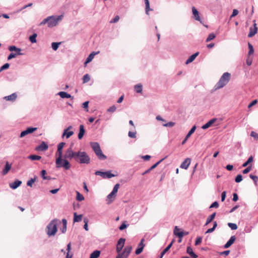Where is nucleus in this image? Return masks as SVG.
<instances>
[{"mask_svg":"<svg viewBox=\"0 0 258 258\" xmlns=\"http://www.w3.org/2000/svg\"><path fill=\"white\" fill-rule=\"evenodd\" d=\"M199 52H197L195 53V54L191 55L186 61L185 63L188 64L189 63L191 62L194 60V59L196 58V57L199 55Z\"/></svg>","mask_w":258,"mask_h":258,"instance_id":"a878e982","label":"nucleus"},{"mask_svg":"<svg viewBox=\"0 0 258 258\" xmlns=\"http://www.w3.org/2000/svg\"><path fill=\"white\" fill-rule=\"evenodd\" d=\"M77 154V152H74L73 151V150L72 148H69L67 151L66 152V153L64 154V158H68V159H72L74 158V159H76V156Z\"/></svg>","mask_w":258,"mask_h":258,"instance_id":"9b49d317","label":"nucleus"},{"mask_svg":"<svg viewBox=\"0 0 258 258\" xmlns=\"http://www.w3.org/2000/svg\"><path fill=\"white\" fill-rule=\"evenodd\" d=\"M174 124H175L174 122L170 121L165 124H164L163 126H166V127H172L174 125Z\"/></svg>","mask_w":258,"mask_h":258,"instance_id":"6e6d98bb","label":"nucleus"},{"mask_svg":"<svg viewBox=\"0 0 258 258\" xmlns=\"http://www.w3.org/2000/svg\"><path fill=\"white\" fill-rule=\"evenodd\" d=\"M134 89L137 93H141L142 91V85L140 84L136 85Z\"/></svg>","mask_w":258,"mask_h":258,"instance_id":"f704fd0d","label":"nucleus"},{"mask_svg":"<svg viewBox=\"0 0 258 258\" xmlns=\"http://www.w3.org/2000/svg\"><path fill=\"white\" fill-rule=\"evenodd\" d=\"M186 251L187 253H188L192 257H198V255L193 252L192 248L190 246L187 247Z\"/></svg>","mask_w":258,"mask_h":258,"instance_id":"bb28decb","label":"nucleus"},{"mask_svg":"<svg viewBox=\"0 0 258 258\" xmlns=\"http://www.w3.org/2000/svg\"><path fill=\"white\" fill-rule=\"evenodd\" d=\"M62 223L63 225V227L61 229L62 233H64L67 231V221L65 219H63L62 220Z\"/></svg>","mask_w":258,"mask_h":258,"instance_id":"72a5a7b5","label":"nucleus"},{"mask_svg":"<svg viewBox=\"0 0 258 258\" xmlns=\"http://www.w3.org/2000/svg\"><path fill=\"white\" fill-rule=\"evenodd\" d=\"M12 166L7 161L6 163L4 168L3 170L2 174L3 175H6L9 171L10 170Z\"/></svg>","mask_w":258,"mask_h":258,"instance_id":"412c9836","label":"nucleus"},{"mask_svg":"<svg viewBox=\"0 0 258 258\" xmlns=\"http://www.w3.org/2000/svg\"><path fill=\"white\" fill-rule=\"evenodd\" d=\"M116 107L115 105H112L107 109V111L110 112H113L116 110Z\"/></svg>","mask_w":258,"mask_h":258,"instance_id":"bf43d9fd","label":"nucleus"},{"mask_svg":"<svg viewBox=\"0 0 258 258\" xmlns=\"http://www.w3.org/2000/svg\"><path fill=\"white\" fill-rule=\"evenodd\" d=\"M115 197L116 195L112 192H111V193L107 196V200H108V203L110 204L112 203L114 200Z\"/></svg>","mask_w":258,"mask_h":258,"instance_id":"c756f323","label":"nucleus"},{"mask_svg":"<svg viewBox=\"0 0 258 258\" xmlns=\"http://www.w3.org/2000/svg\"><path fill=\"white\" fill-rule=\"evenodd\" d=\"M252 169V165L250 164L245 169L242 171L243 174H246L248 173Z\"/></svg>","mask_w":258,"mask_h":258,"instance_id":"49530a36","label":"nucleus"},{"mask_svg":"<svg viewBox=\"0 0 258 258\" xmlns=\"http://www.w3.org/2000/svg\"><path fill=\"white\" fill-rule=\"evenodd\" d=\"M180 230L177 226H175L174 229V234L179 237L178 242L179 243L181 242L182 238L184 235L188 234V232H184L183 231H180Z\"/></svg>","mask_w":258,"mask_h":258,"instance_id":"6e6552de","label":"nucleus"},{"mask_svg":"<svg viewBox=\"0 0 258 258\" xmlns=\"http://www.w3.org/2000/svg\"><path fill=\"white\" fill-rule=\"evenodd\" d=\"M48 148V145L44 142H42L41 145L35 148V150L37 151H44L47 150Z\"/></svg>","mask_w":258,"mask_h":258,"instance_id":"ddd939ff","label":"nucleus"},{"mask_svg":"<svg viewBox=\"0 0 258 258\" xmlns=\"http://www.w3.org/2000/svg\"><path fill=\"white\" fill-rule=\"evenodd\" d=\"M230 77L231 75L230 73L228 72L224 73L215 85V89H219L226 86L229 82Z\"/></svg>","mask_w":258,"mask_h":258,"instance_id":"7ed1b4c3","label":"nucleus"},{"mask_svg":"<svg viewBox=\"0 0 258 258\" xmlns=\"http://www.w3.org/2000/svg\"><path fill=\"white\" fill-rule=\"evenodd\" d=\"M219 206L218 203L217 202H214L210 207V208H218Z\"/></svg>","mask_w":258,"mask_h":258,"instance_id":"774afa93","label":"nucleus"},{"mask_svg":"<svg viewBox=\"0 0 258 258\" xmlns=\"http://www.w3.org/2000/svg\"><path fill=\"white\" fill-rule=\"evenodd\" d=\"M191 160L190 158H186L182 162L180 165V168L184 169H187L190 164Z\"/></svg>","mask_w":258,"mask_h":258,"instance_id":"2eb2a0df","label":"nucleus"},{"mask_svg":"<svg viewBox=\"0 0 258 258\" xmlns=\"http://www.w3.org/2000/svg\"><path fill=\"white\" fill-rule=\"evenodd\" d=\"M17 55H18L15 53L11 52L8 56V60H11V59L15 58Z\"/></svg>","mask_w":258,"mask_h":258,"instance_id":"3c124183","label":"nucleus"},{"mask_svg":"<svg viewBox=\"0 0 258 258\" xmlns=\"http://www.w3.org/2000/svg\"><path fill=\"white\" fill-rule=\"evenodd\" d=\"M125 223L126 221L123 222V223L119 227L120 230H123L127 227V225H126Z\"/></svg>","mask_w":258,"mask_h":258,"instance_id":"4d7b16f0","label":"nucleus"},{"mask_svg":"<svg viewBox=\"0 0 258 258\" xmlns=\"http://www.w3.org/2000/svg\"><path fill=\"white\" fill-rule=\"evenodd\" d=\"M164 160V158L161 159L160 161H159L158 162H157V163H156L155 164H154V165H153L150 168V170H152L153 169H154V168H155L162 161H163Z\"/></svg>","mask_w":258,"mask_h":258,"instance_id":"8fccbe9b","label":"nucleus"},{"mask_svg":"<svg viewBox=\"0 0 258 258\" xmlns=\"http://www.w3.org/2000/svg\"><path fill=\"white\" fill-rule=\"evenodd\" d=\"M242 180V176L241 174H238L236 176L235 181L236 182H240Z\"/></svg>","mask_w":258,"mask_h":258,"instance_id":"603ef678","label":"nucleus"},{"mask_svg":"<svg viewBox=\"0 0 258 258\" xmlns=\"http://www.w3.org/2000/svg\"><path fill=\"white\" fill-rule=\"evenodd\" d=\"M76 193H77L76 199L77 201H82L84 200V196L82 194H81L79 191H77L76 192Z\"/></svg>","mask_w":258,"mask_h":258,"instance_id":"e433bc0d","label":"nucleus"},{"mask_svg":"<svg viewBox=\"0 0 258 258\" xmlns=\"http://www.w3.org/2000/svg\"><path fill=\"white\" fill-rule=\"evenodd\" d=\"M144 1H145V5H146V13L147 14H149V11H150V10H152L150 8L149 1V0H144Z\"/></svg>","mask_w":258,"mask_h":258,"instance_id":"c9c22d12","label":"nucleus"},{"mask_svg":"<svg viewBox=\"0 0 258 258\" xmlns=\"http://www.w3.org/2000/svg\"><path fill=\"white\" fill-rule=\"evenodd\" d=\"M125 241V239L123 238H120L117 241L116 250L118 254L115 258H127L131 252L132 247L131 245L126 246L123 251H121V250L124 247Z\"/></svg>","mask_w":258,"mask_h":258,"instance_id":"f257e3e1","label":"nucleus"},{"mask_svg":"<svg viewBox=\"0 0 258 258\" xmlns=\"http://www.w3.org/2000/svg\"><path fill=\"white\" fill-rule=\"evenodd\" d=\"M119 186H120V185H119V183L116 184L114 185V186L113 187V190H112V191L111 192H112L113 194H114L116 195V193L118 191V188L119 187Z\"/></svg>","mask_w":258,"mask_h":258,"instance_id":"de8ad7c7","label":"nucleus"},{"mask_svg":"<svg viewBox=\"0 0 258 258\" xmlns=\"http://www.w3.org/2000/svg\"><path fill=\"white\" fill-rule=\"evenodd\" d=\"M61 42H53L51 44V46L54 50H56L60 44Z\"/></svg>","mask_w":258,"mask_h":258,"instance_id":"ea45409f","label":"nucleus"},{"mask_svg":"<svg viewBox=\"0 0 258 258\" xmlns=\"http://www.w3.org/2000/svg\"><path fill=\"white\" fill-rule=\"evenodd\" d=\"M46 172L45 170H42L41 172V176L43 178V179H50V176H46L45 174Z\"/></svg>","mask_w":258,"mask_h":258,"instance_id":"58836bf2","label":"nucleus"},{"mask_svg":"<svg viewBox=\"0 0 258 258\" xmlns=\"http://www.w3.org/2000/svg\"><path fill=\"white\" fill-rule=\"evenodd\" d=\"M63 17V15L60 16H52L48 17L47 18L44 19L40 23V25H44L45 24H47V26L49 27H53L55 26L58 22L61 20Z\"/></svg>","mask_w":258,"mask_h":258,"instance_id":"f03ea898","label":"nucleus"},{"mask_svg":"<svg viewBox=\"0 0 258 258\" xmlns=\"http://www.w3.org/2000/svg\"><path fill=\"white\" fill-rule=\"evenodd\" d=\"M249 177H250V178H251L253 180L255 184L256 185H257V181H258V177L257 176H256V175H253L252 174H250L249 175Z\"/></svg>","mask_w":258,"mask_h":258,"instance_id":"a19ab883","label":"nucleus"},{"mask_svg":"<svg viewBox=\"0 0 258 258\" xmlns=\"http://www.w3.org/2000/svg\"><path fill=\"white\" fill-rule=\"evenodd\" d=\"M75 160L80 164H88L90 162V158L86 152L79 151L77 152Z\"/></svg>","mask_w":258,"mask_h":258,"instance_id":"20e7f679","label":"nucleus"},{"mask_svg":"<svg viewBox=\"0 0 258 258\" xmlns=\"http://www.w3.org/2000/svg\"><path fill=\"white\" fill-rule=\"evenodd\" d=\"M84 222L85 223L84 228L86 231H88V219L87 218H85L84 219Z\"/></svg>","mask_w":258,"mask_h":258,"instance_id":"5fc2aeb1","label":"nucleus"},{"mask_svg":"<svg viewBox=\"0 0 258 258\" xmlns=\"http://www.w3.org/2000/svg\"><path fill=\"white\" fill-rule=\"evenodd\" d=\"M91 146L93 151H94L95 153L100 160H104L107 158V157L103 154L101 150L100 145L98 143H91Z\"/></svg>","mask_w":258,"mask_h":258,"instance_id":"39448f33","label":"nucleus"},{"mask_svg":"<svg viewBox=\"0 0 258 258\" xmlns=\"http://www.w3.org/2000/svg\"><path fill=\"white\" fill-rule=\"evenodd\" d=\"M236 238L235 236H232L230 239L227 241V242L225 244L224 248H227L230 247L235 241Z\"/></svg>","mask_w":258,"mask_h":258,"instance_id":"5701e85b","label":"nucleus"},{"mask_svg":"<svg viewBox=\"0 0 258 258\" xmlns=\"http://www.w3.org/2000/svg\"><path fill=\"white\" fill-rule=\"evenodd\" d=\"M119 20V16H116L113 19H112L111 21H110V23H116L117 22H118Z\"/></svg>","mask_w":258,"mask_h":258,"instance_id":"69168bd1","label":"nucleus"},{"mask_svg":"<svg viewBox=\"0 0 258 258\" xmlns=\"http://www.w3.org/2000/svg\"><path fill=\"white\" fill-rule=\"evenodd\" d=\"M85 133V130L84 128V126L83 125L81 124L80 125V131L79 133L78 134V138L81 140L83 137L84 134Z\"/></svg>","mask_w":258,"mask_h":258,"instance_id":"393cba45","label":"nucleus"},{"mask_svg":"<svg viewBox=\"0 0 258 258\" xmlns=\"http://www.w3.org/2000/svg\"><path fill=\"white\" fill-rule=\"evenodd\" d=\"M99 53V51H97V52L93 51L91 53H90L89 54V55L88 56V57L87 58L86 60L85 61V62L84 63L85 66H86L87 63L91 62L92 60V59H93L94 56L96 54H98Z\"/></svg>","mask_w":258,"mask_h":258,"instance_id":"f3484780","label":"nucleus"},{"mask_svg":"<svg viewBox=\"0 0 258 258\" xmlns=\"http://www.w3.org/2000/svg\"><path fill=\"white\" fill-rule=\"evenodd\" d=\"M58 95L62 98H72V96L70 94H68V93H67L66 92H63V91L59 92L58 93Z\"/></svg>","mask_w":258,"mask_h":258,"instance_id":"c85d7f7f","label":"nucleus"},{"mask_svg":"<svg viewBox=\"0 0 258 258\" xmlns=\"http://www.w3.org/2000/svg\"><path fill=\"white\" fill-rule=\"evenodd\" d=\"M90 80V77L88 74H86L84 76L83 81L84 83L88 82Z\"/></svg>","mask_w":258,"mask_h":258,"instance_id":"c03bdc74","label":"nucleus"},{"mask_svg":"<svg viewBox=\"0 0 258 258\" xmlns=\"http://www.w3.org/2000/svg\"><path fill=\"white\" fill-rule=\"evenodd\" d=\"M253 161V158L252 156H250L246 162L242 164V167H245L247 166L250 163H252Z\"/></svg>","mask_w":258,"mask_h":258,"instance_id":"473e14b6","label":"nucleus"},{"mask_svg":"<svg viewBox=\"0 0 258 258\" xmlns=\"http://www.w3.org/2000/svg\"><path fill=\"white\" fill-rule=\"evenodd\" d=\"M144 246H145L144 245H143L141 247L137 248L135 252L136 254H140L143 251Z\"/></svg>","mask_w":258,"mask_h":258,"instance_id":"864d4df0","label":"nucleus"},{"mask_svg":"<svg viewBox=\"0 0 258 258\" xmlns=\"http://www.w3.org/2000/svg\"><path fill=\"white\" fill-rule=\"evenodd\" d=\"M72 128V126H69L67 129L64 130L63 136H66L67 139L69 138L71 136H72L74 134L73 131H69Z\"/></svg>","mask_w":258,"mask_h":258,"instance_id":"aec40b11","label":"nucleus"},{"mask_svg":"<svg viewBox=\"0 0 258 258\" xmlns=\"http://www.w3.org/2000/svg\"><path fill=\"white\" fill-rule=\"evenodd\" d=\"M250 136L256 140L258 139V134L254 131L251 132Z\"/></svg>","mask_w":258,"mask_h":258,"instance_id":"052dcab7","label":"nucleus"},{"mask_svg":"<svg viewBox=\"0 0 258 258\" xmlns=\"http://www.w3.org/2000/svg\"><path fill=\"white\" fill-rule=\"evenodd\" d=\"M196 129V126L194 125L192 127V128L190 129L189 132L188 133V134L186 135V139H188V138L195 132V130Z\"/></svg>","mask_w":258,"mask_h":258,"instance_id":"4c0bfd02","label":"nucleus"},{"mask_svg":"<svg viewBox=\"0 0 258 258\" xmlns=\"http://www.w3.org/2000/svg\"><path fill=\"white\" fill-rule=\"evenodd\" d=\"M249 30L250 31L248 36L249 37H252L257 33V28L256 27V24L254 23L253 24V27H250Z\"/></svg>","mask_w":258,"mask_h":258,"instance_id":"dca6fc26","label":"nucleus"},{"mask_svg":"<svg viewBox=\"0 0 258 258\" xmlns=\"http://www.w3.org/2000/svg\"><path fill=\"white\" fill-rule=\"evenodd\" d=\"M238 14V11L236 10V9H234L233 10V13H232V14L231 15V16H230V18L233 17H235L236 16V15H237Z\"/></svg>","mask_w":258,"mask_h":258,"instance_id":"338daca9","label":"nucleus"},{"mask_svg":"<svg viewBox=\"0 0 258 258\" xmlns=\"http://www.w3.org/2000/svg\"><path fill=\"white\" fill-rule=\"evenodd\" d=\"M192 12L193 15H194V18H195V20L200 21L201 19H200V17L199 16V12L198 11V10L196 9V8L195 7H193L192 8Z\"/></svg>","mask_w":258,"mask_h":258,"instance_id":"b1692460","label":"nucleus"},{"mask_svg":"<svg viewBox=\"0 0 258 258\" xmlns=\"http://www.w3.org/2000/svg\"><path fill=\"white\" fill-rule=\"evenodd\" d=\"M9 50L10 51H15V53L18 55H24V53H21L22 49L20 48H18L15 45L10 46L8 48Z\"/></svg>","mask_w":258,"mask_h":258,"instance_id":"f8f14e48","label":"nucleus"},{"mask_svg":"<svg viewBox=\"0 0 258 258\" xmlns=\"http://www.w3.org/2000/svg\"><path fill=\"white\" fill-rule=\"evenodd\" d=\"M216 213H214L211 215H210V216H209L208 217V218L207 219V221H206L205 225H208L210 223H211L213 220V219L215 218V217L216 216Z\"/></svg>","mask_w":258,"mask_h":258,"instance_id":"7c9ffc66","label":"nucleus"},{"mask_svg":"<svg viewBox=\"0 0 258 258\" xmlns=\"http://www.w3.org/2000/svg\"><path fill=\"white\" fill-rule=\"evenodd\" d=\"M17 97V95L16 93H13L12 94L6 96L4 97V99L7 101H14Z\"/></svg>","mask_w":258,"mask_h":258,"instance_id":"4be33fe9","label":"nucleus"},{"mask_svg":"<svg viewBox=\"0 0 258 258\" xmlns=\"http://www.w3.org/2000/svg\"><path fill=\"white\" fill-rule=\"evenodd\" d=\"M57 220L54 219L52 220L47 225L46 228L47 234L49 236H53L57 232Z\"/></svg>","mask_w":258,"mask_h":258,"instance_id":"423d86ee","label":"nucleus"},{"mask_svg":"<svg viewBox=\"0 0 258 258\" xmlns=\"http://www.w3.org/2000/svg\"><path fill=\"white\" fill-rule=\"evenodd\" d=\"M228 225L232 230H236L237 229V226L235 223H228Z\"/></svg>","mask_w":258,"mask_h":258,"instance_id":"a18cd8bd","label":"nucleus"},{"mask_svg":"<svg viewBox=\"0 0 258 258\" xmlns=\"http://www.w3.org/2000/svg\"><path fill=\"white\" fill-rule=\"evenodd\" d=\"M217 118H213L207 122L205 124L202 126V128L204 130L207 129L211 126L213 124L217 121Z\"/></svg>","mask_w":258,"mask_h":258,"instance_id":"a211bd4d","label":"nucleus"},{"mask_svg":"<svg viewBox=\"0 0 258 258\" xmlns=\"http://www.w3.org/2000/svg\"><path fill=\"white\" fill-rule=\"evenodd\" d=\"M257 102V101L256 99L253 100L248 105V108H250L253 105H255Z\"/></svg>","mask_w":258,"mask_h":258,"instance_id":"0e129e2a","label":"nucleus"},{"mask_svg":"<svg viewBox=\"0 0 258 258\" xmlns=\"http://www.w3.org/2000/svg\"><path fill=\"white\" fill-rule=\"evenodd\" d=\"M248 48H249L248 55H250L253 53L254 49H253L252 45L250 43H248Z\"/></svg>","mask_w":258,"mask_h":258,"instance_id":"09e8293b","label":"nucleus"},{"mask_svg":"<svg viewBox=\"0 0 258 258\" xmlns=\"http://www.w3.org/2000/svg\"><path fill=\"white\" fill-rule=\"evenodd\" d=\"M202 237H198L196 240L195 245H198L200 244L202 242Z\"/></svg>","mask_w":258,"mask_h":258,"instance_id":"e2e57ef3","label":"nucleus"},{"mask_svg":"<svg viewBox=\"0 0 258 258\" xmlns=\"http://www.w3.org/2000/svg\"><path fill=\"white\" fill-rule=\"evenodd\" d=\"M83 215H78L77 213H74V222H79L82 220Z\"/></svg>","mask_w":258,"mask_h":258,"instance_id":"cd10ccee","label":"nucleus"},{"mask_svg":"<svg viewBox=\"0 0 258 258\" xmlns=\"http://www.w3.org/2000/svg\"><path fill=\"white\" fill-rule=\"evenodd\" d=\"M100 254V251L99 250H95L90 255V258H98Z\"/></svg>","mask_w":258,"mask_h":258,"instance_id":"2f4dec72","label":"nucleus"},{"mask_svg":"<svg viewBox=\"0 0 258 258\" xmlns=\"http://www.w3.org/2000/svg\"><path fill=\"white\" fill-rule=\"evenodd\" d=\"M215 37H216V35L214 33L210 34L206 39V42H208L214 39L215 38Z\"/></svg>","mask_w":258,"mask_h":258,"instance_id":"37998d69","label":"nucleus"},{"mask_svg":"<svg viewBox=\"0 0 258 258\" xmlns=\"http://www.w3.org/2000/svg\"><path fill=\"white\" fill-rule=\"evenodd\" d=\"M89 101H86L84 103H83L82 104V107L87 110V111H88V104H89Z\"/></svg>","mask_w":258,"mask_h":258,"instance_id":"680f3d73","label":"nucleus"},{"mask_svg":"<svg viewBox=\"0 0 258 258\" xmlns=\"http://www.w3.org/2000/svg\"><path fill=\"white\" fill-rule=\"evenodd\" d=\"M10 67V64L9 63H6L0 68V72L4 70L8 69Z\"/></svg>","mask_w":258,"mask_h":258,"instance_id":"79ce46f5","label":"nucleus"},{"mask_svg":"<svg viewBox=\"0 0 258 258\" xmlns=\"http://www.w3.org/2000/svg\"><path fill=\"white\" fill-rule=\"evenodd\" d=\"M65 145V143L61 142L57 146V151L56 153V155L57 156V158L56 159V164H58L59 161L62 158V148Z\"/></svg>","mask_w":258,"mask_h":258,"instance_id":"0eeeda50","label":"nucleus"},{"mask_svg":"<svg viewBox=\"0 0 258 258\" xmlns=\"http://www.w3.org/2000/svg\"><path fill=\"white\" fill-rule=\"evenodd\" d=\"M22 184V181L18 179L15 180L14 182H11L9 184L10 187L13 189H15L17 188Z\"/></svg>","mask_w":258,"mask_h":258,"instance_id":"4468645a","label":"nucleus"},{"mask_svg":"<svg viewBox=\"0 0 258 258\" xmlns=\"http://www.w3.org/2000/svg\"><path fill=\"white\" fill-rule=\"evenodd\" d=\"M32 133V126L28 127L26 130L22 131L20 135V138H23L29 134Z\"/></svg>","mask_w":258,"mask_h":258,"instance_id":"6ab92c4d","label":"nucleus"},{"mask_svg":"<svg viewBox=\"0 0 258 258\" xmlns=\"http://www.w3.org/2000/svg\"><path fill=\"white\" fill-rule=\"evenodd\" d=\"M56 166L57 168H60L63 167L65 169L68 170L70 168V164L69 161L66 159H62L61 158L60 161L59 162L58 164H56Z\"/></svg>","mask_w":258,"mask_h":258,"instance_id":"1a4fd4ad","label":"nucleus"},{"mask_svg":"<svg viewBox=\"0 0 258 258\" xmlns=\"http://www.w3.org/2000/svg\"><path fill=\"white\" fill-rule=\"evenodd\" d=\"M128 136L132 138H135L136 137V132L130 131L128 132Z\"/></svg>","mask_w":258,"mask_h":258,"instance_id":"13d9d810","label":"nucleus"},{"mask_svg":"<svg viewBox=\"0 0 258 258\" xmlns=\"http://www.w3.org/2000/svg\"><path fill=\"white\" fill-rule=\"evenodd\" d=\"M95 174L96 175H100L103 178H110L111 177H114L115 175L111 173L110 172H102L100 171H97L95 172Z\"/></svg>","mask_w":258,"mask_h":258,"instance_id":"9d476101","label":"nucleus"}]
</instances>
